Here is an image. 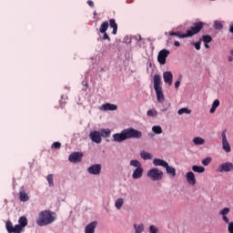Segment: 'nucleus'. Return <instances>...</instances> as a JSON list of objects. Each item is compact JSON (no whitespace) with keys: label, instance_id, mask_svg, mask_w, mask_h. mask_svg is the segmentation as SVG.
<instances>
[{"label":"nucleus","instance_id":"39","mask_svg":"<svg viewBox=\"0 0 233 233\" xmlns=\"http://www.w3.org/2000/svg\"><path fill=\"white\" fill-rule=\"evenodd\" d=\"M147 115L149 117H156V116H157V111L156 109H150L147 111Z\"/></svg>","mask_w":233,"mask_h":233},{"label":"nucleus","instance_id":"43","mask_svg":"<svg viewBox=\"0 0 233 233\" xmlns=\"http://www.w3.org/2000/svg\"><path fill=\"white\" fill-rule=\"evenodd\" d=\"M196 50H201V40L194 44Z\"/></svg>","mask_w":233,"mask_h":233},{"label":"nucleus","instance_id":"29","mask_svg":"<svg viewBox=\"0 0 233 233\" xmlns=\"http://www.w3.org/2000/svg\"><path fill=\"white\" fill-rule=\"evenodd\" d=\"M192 170L193 172H198V174H203V172H205V168L201 166H193Z\"/></svg>","mask_w":233,"mask_h":233},{"label":"nucleus","instance_id":"50","mask_svg":"<svg viewBox=\"0 0 233 233\" xmlns=\"http://www.w3.org/2000/svg\"><path fill=\"white\" fill-rule=\"evenodd\" d=\"M230 54H231V56H233V49L230 50Z\"/></svg>","mask_w":233,"mask_h":233},{"label":"nucleus","instance_id":"28","mask_svg":"<svg viewBox=\"0 0 233 233\" xmlns=\"http://www.w3.org/2000/svg\"><path fill=\"white\" fill-rule=\"evenodd\" d=\"M129 165H130V167H135V168L142 167L141 162H139V160H137V159L131 160Z\"/></svg>","mask_w":233,"mask_h":233},{"label":"nucleus","instance_id":"32","mask_svg":"<svg viewBox=\"0 0 233 233\" xmlns=\"http://www.w3.org/2000/svg\"><path fill=\"white\" fill-rule=\"evenodd\" d=\"M169 35H176L177 37H179L180 39H185L187 36V34H181V32H169Z\"/></svg>","mask_w":233,"mask_h":233},{"label":"nucleus","instance_id":"46","mask_svg":"<svg viewBox=\"0 0 233 233\" xmlns=\"http://www.w3.org/2000/svg\"><path fill=\"white\" fill-rule=\"evenodd\" d=\"M181 85V82L179 80H177L176 83H175V88H179V86Z\"/></svg>","mask_w":233,"mask_h":233},{"label":"nucleus","instance_id":"4","mask_svg":"<svg viewBox=\"0 0 233 233\" xmlns=\"http://www.w3.org/2000/svg\"><path fill=\"white\" fill-rule=\"evenodd\" d=\"M205 26V23L203 22H197L193 24V26H191L186 33L185 37H192L196 35V34H199L201 32V29Z\"/></svg>","mask_w":233,"mask_h":233},{"label":"nucleus","instance_id":"24","mask_svg":"<svg viewBox=\"0 0 233 233\" xmlns=\"http://www.w3.org/2000/svg\"><path fill=\"white\" fill-rule=\"evenodd\" d=\"M100 137H110V134H112V131L108 128L106 129H100Z\"/></svg>","mask_w":233,"mask_h":233},{"label":"nucleus","instance_id":"19","mask_svg":"<svg viewBox=\"0 0 233 233\" xmlns=\"http://www.w3.org/2000/svg\"><path fill=\"white\" fill-rule=\"evenodd\" d=\"M153 165H155V167H163L165 168L168 165V162L161 158H155L153 160Z\"/></svg>","mask_w":233,"mask_h":233},{"label":"nucleus","instance_id":"1","mask_svg":"<svg viewBox=\"0 0 233 233\" xmlns=\"http://www.w3.org/2000/svg\"><path fill=\"white\" fill-rule=\"evenodd\" d=\"M143 137V133L134 127H128L123 129L121 133H116L113 135V141L116 143H123L127 139H141Z\"/></svg>","mask_w":233,"mask_h":233},{"label":"nucleus","instance_id":"15","mask_svg":"<svg viewBox=\"0 0 233 233\" xmlns=\"http://www.w3.org/2000/svg\"><path fill=\"white\" fill-rule=\"evenodd\" d=\"M143 172H144L143 167H137L132 174V178L133 179H141V177H143Z\"/></svg>","mask_w":233,"mask_h":233},{"label":"nucleus","instance_id":"33","mask_svg":"<svg viewBox=\"0 0 233 233\" xmlns=\"http://www.w3.org/2000/svg\"><path fill=\"white\" fill-rule=\"evenodd\" d=\"M192 111L187 107H182L177 111L178 116H183V114H191Z\"/></svg>","mask_w":233,"mask_h":233},{"label":"nucleus","instance_id":"26","mask_svg":"<svg viewBox=\"0 0 233 233\" xmlns=\"http://www.w3.org/2000/svg\"><path fill=\"white\" fill-rule=\"evenodd\" d=\"M194 145H205V140L201 137H196L193 138Z\"/></svg>","mask_w":233,"mask_h":233},{"label":"nucleus","instance_id":"6","mask_svg":"<svg viewBox=\"0 0 233 233\" xmlns=\"http://www.w3.org/2000/svg\"><path fill=\"white\" fill-rule=\"evenodd\" d=\"M147 177H150L152 181H161L163 179V171L157 168H152L147 171Z\"/></svg>","mask_w":233,"mask_h":233},{"label":"nucleus","instance_id":"16","mask_svg":"<svg viewBox=\"0 0 233 233\" xmlns=\"http://www.w3.org/2000/svg\"><path fill=\"white\" fill-rule=\"evenodd\" d=\"M155 92L157 94V99L158 103H164L165 102V95L163 94V87L155 89Z\"/></svg>","mask_w":233,"mask_h":233},{"label":"nucleus","instance_id":"7","mask_svg":"<svg viewBox=\"0 0 233 233\" xmlns=\"http://www.w3.org/2000/svg\"><path fill=\"white\" fill-rule=\"evenodd\" d=\"M170 55V51L167 49H162L157 56V61L159 65H167V57Z\"/></svg>","mask_w":233,"mask_h":233},{"label":"nucleus","instance_id":"44","mask_svg":"<svg viewBox=\"0 0 233 233\" xmlns=\"http://www.w3.org/2000/svg\"><path fill=\"white\" fill-rule=\"evenodd\" d=\"M102 34H104L103 39L110 41V36H108V34H106V32L102 33Z\"/></svg>","mask_w":233,"mask_h":233},{"label":"nucleus","instance_id":"5","mask_svg":"<svg viewBox=\"0 0 233 233\" xmlns=\"http://www.w3.org/2000/svg\"><path fill=\"white\" fill-rule=\"evenodd\" d=\"M228 214H230V208H224L219 212V215L222 216L223 221H225L228 225V231L229 233H233V222H230L228 217H227Z\"/></svg>","mask_w":233,"mask_h":233},{"label":"nucleus","instance_id":"31","mask_svg":"<svg viewBox=\"0 0 233 233\" xmlns=\"http://www.w3.org/2000/svg\"><path fill=\"white\" fill-rule=\"evenodd\" d=\"M140 157H142V159H152V154L146 152V151H142L140 153Z\"/></svg>","mask_w":233,"mask_h":233},{"label":"nucleus","instance_id":"36","mask_svg":"<svg viewBox=\"0 0 233 233\" xmlns=\"http://www.w3.org/2000/svg\"><path fill=\"white\" fill-rule=\"evenodd\" d=\"M46 180H47L49 187H54V175H52V174L47 175Z\"/></svg>","mask_w":233,"mask_h":233},{"label":"nucleus","instance_id":"41","mask_svg":"<svg viewBox=\"0 0 233 233\" xmlns=\"http://www.w3.org/2000/svg\"><path fill=\"white\" fill-rule=\"evenodd\" d=\"M51 148H54L55 150H59L61 148V143L60 142H55L52 144Z\"/></svg>","mask_w":233,"mask_h":233},{"label":"nucleus","instance_id":"34","mask_svg":"<svg viewBox=\"0 0 233 233\" xmlns=\"http://www.w3.org/2000/svg\"><path fill=\"white\" fill-rule=\"evenodd\" d=\"M123 203H125V200H123V198H117L115 204L116 208L119 210L123 207Z\"/></svg>","mask_w":233,"mask_h":233},{"label":"nucleus","instance_id":"13","mask_svg":"<svg viewBox=\"0 0 233 233\" xmlns=\"http://www.w3.org/2000/svg\"><path fill=\"white\" fill-rule=\"evenodd\" d=\"M163 77H164L165 83H167V85H169V86H171L172 81L174 79V76L172 75V72H170V71L164 72Z\"/></svg>","mask_w":233,"mask_h":233},{"label":"nucleus","instance_id":"18","mask_svg":"<svg viewBox=\"0 0 233 233\" xmlns=\"http://www.w3.org/2000/svg\"><path fill=\"white\" fill-rule=\"evenodd\" d=\"M154 88L155 90L162 88L161 87V76L155 75L153 77Z\"/></svg>","mask_w":233,"mask_h":233},{"label":"nucleus","instance_id":"17","mask_svg":"<svg viewBox=\"0 0 233 233\" xmlns=\"http://www.w3.org/2000/svg\"><path fill=\"white\" fill-rule=\"evenodd\" d=\"M96 227H97V222L96 221H93V222L89 223L85 228V233H94V232H96Z\"/></svg>","mask_w":233,"mask_h":233},{"label":"nucleus","instance_id":"51","mask_svg":"<svg viewBox=\"0 0 233 233\" xmlns=\"http://www.w3.org/2000/svg\"><path fill=\"white\" fill-rule=\"evenodd\" d=\"M139 39H141V35H139Z\"/></svg>","mask_w":233,"mask_h":233},{"label":"nucleus","instance_id":"11","mask_svg":"<svg viewBox=\"0 0 233 233\" xmlns=\"http://www.w3.org/2000/svg\"><path fill=\"white\" fill-rule=\"evenodd\" d=\"M89 138L93 143H96V145H99L103 139L101 138V133L99 131H91L89 133Z\"/></svg>","mask_w":233,"mask_h":233},{"label":"nucleus","instance_id":"12","mask_svg":"<svg viewBox=\"0 0 233 233\" xmlns=\"http://www.w3.org/2000/svg\"><path fill=\"white\" fill-rule=\"evenodd\" d=\"M87 172L92 176H99L101 174V164L92 165L87 168Z\"/></svg>","mask_w":233,"mask_h":233},{"label":"nucleus","instance_id":"47","mask_svg":"<svg viewBox=\"0 0 233 233\" xmlns=\"http://www.w3.org/2000/svg\"><path fill=\"white\" fill-rule=\"evenodd\" d=\"M174 45L175 46H181V44H179V41H175Z\"/></svg>","mask_w":233,"mask_h":233},{"label":"nucleus","instance_id":"10","mask_svg":"<svg viewBox=\"0 0 233 233\" xmlns=\"http://www.w3.org/2000/svg\"><path fill=\"white\" fill-rule=\"evenodd\" d=\"M221 137H222V148L225 150V152L228 153L230 152V143H228V140L227 139V131L224 130L221 133Z\"/></svg>","mask_w":233,"mask_h":233},{"label":"nucleus","instance_id":"38","mask_svg":"<svg viewBox=\"0 0 233 233\" xmlns=\"http://www.w3.org/2000/svg\"><path fill=\"white\" fill-rule=\"evenodd\" d=\"M211 162H212V157H208L202 160V165H204V167H208Z\"/></svg>","mask_w":233,"mask_h":233},{"label":"nucleus","instance_id":"35","mask_svg":"<svg viewBox=\"0 0 233 233\" xmlns=\"http://www.w3.org/2000/svg\"><path fill=\"white\" fill-rule=\"evenodd\" d=\"M152 131L155 133V134H163V128H161L160 126H154L152 127Z\"/></svg>","mask_w":233,"mask_h":233},{"label":"nucleus","instance_id":"49","mask_svg":"<svg viewBox=\"0 0 233 233\" xmlns=\"http://www.w3.org/2000/svg\"><path fill=\"white\" fill-rule=\"evenodd\" d=\"M205 48H210V46H208V44L205 43L204 45Z\"/></svg>","mask_w":233,"mask_h":233},{"label":"nucleus","instance_id":"48","mask_svg":"<svg viewBox=\"0 0 233 233\" xmlns=\"http://www.w3.org/2000/svg\"><path fill=\"white\" fill-rule=\"evenodd\" d=\"M228 61L229 63H232L233 57H232V56H228Z\"/></svg>","mask_w":233,"mask_h":233},{"label":"nucleus","instance_id":"9","mask_svg":"<svg viewBox=\"0 0 233 233\" xmlns=\"http://www.w3.org/2000/svg\"><path fill=\"white\" fill-rule=\"evenodd\" d=\"M68 159L71 163H81L83 161V152H74L69 155Z\"/></svg>","mask_w":233,"mask_h":233},{"label":"nucleus","instance_id":"21","mask_svg":"<svg viewBox=\"0 0 233 233\" xmlns=\"http://www.w3.org/2000/svg\"><path fill=\"white\" fill-rule=\"evenodd\" d=\"M109 26L113 28V35H116L117 34V23H116V19L112 18L109 20Z\"/></svg>","mask_w":233,"mask_h":233},{"label":"nucleus","instance_id":"45","mask_svg":"<svg viewBox=\"0 0 233 233\" xmlns=\"http://www.w3.org/2000/svg\"><path fill=\"white\" fill-rule=\"evenodd\" d=\"M87 5L91 7L94 8V2L92 0L87 1Z\"/></svg>","mask_w":233,"mask_h":233},{"label":"nucleus","instance_id":"14","mask_svg":"<svg viewBox=\"0 0 233 233\" xmlns=\"http://www.w3.org/2000/svg\"><path fill=\"white\" fill-rule=\"evenodd\" d=\"M186 178L187 181L189 185H192V187H194V185H196V175L194 174V172L189 171L186 174Z\"/></svg>","mask_w":233,"mask_h":233},{"label":"nucleus","instance_id":"37","mask_svg":"<svg viewBox=\"0 0 233 233\" xmlns=\"http://www.w3.org/2000/svg\"><path fill=\"white\" fill-rule=\"evenodd\" d=\"M202 41L206 44L212 43V36L208 35H202Z\"/></svg>","mask_w":233,"mask_h":233},{"label":"nucleus","instance_id":"3","mask_svg":"<svg viewBox=\"0 0 233 233\" xmlns=\"http://www.w3.org/2000/svg\"><path fill=\"white\" fill-rule=\"evenodd\" d=\"M17 225L14 227V224H12V221H7L5 224V228L8 233H21L23 232V228L28 225V219L26 217L23 216L20 217L18 219Z\"/></svg>","mask_w":233,"mask_h":233},{"label":"nucleus","instance_id":"30","mask_svg":"<svg viewBox=\"0 0 233 233\" xmlns=\"http://www.w3.org/2000/svg\"><path fill=\"white\" fill-rule=\"evenodd\" d=\"M135 233H142L145 230V226L143 224L134 225Z\"/></svg>","mask_w":233,"mask_h":233},{"label":"nucleus","instance_id":"27","mask_svg":"<svg viewBox=\"0 0 233 233\" xmlns=\"http://www.w3.org/2000/svg\"><path fill=\"white\" fill-rule=\"evenodd\" d=\"M218 106H219V99L214 100L212 106L209 110L210 114H214V112H216V109L218 108Z\"/></svg>","mask_w":233,"mask_h":233},{"label":"nucleus","instance_id":"20","mask_svg":"<svg viewBox=\"0 0 233 233\" xmlns=\"http://www.w3.org/2000/svg\"><path fill=\"white\" fill-rule=\"evenodd\" d=\"M18 196H19L20 201H23V202L28 201V199H30V198L28 197V194H26V192L23 187L20 189Z\"/></svg>","mask_w":233,"mask_h":233},{"label":"nucleus","instance_id":"23","mask_svg":"<svg viewBox=\"0 0 233 233\" xmlns=\"http://www.w3.org/2000/svg\"><path fill=\"white\" fill-rule=\"evenodd\" d=\"M102 107L104 108V110H117V106L110 103L104 104Z\"/></svg>","mask_w":233,"mask_h":233},{"label":"nucleus","instance_id":"42","mask_svg":"<svg viewBox=\"0 0 233 233\" xmlns=\"http://www.w3.org/2000/svg\"><path fill=\"white\" fill-rule=\"evenodd\" d=\"M159 232V229H157V227L151 225L149 227V233H157Z\"/></svg>","mask_w":233,"mask_h":233},{"label":"nucleus","instance_id":"25","mask_svg":"<svg viewBox=\"0 0 233 233\" xmlns=\"http://www.w3.org/2000/svg\"><path fill=\"white\" fill-rule=\"evenodd\" d=\"M108 26H109L108 22L107 21L104 22L99 28L100 34H105V32L108 30Z\"/></svg>","mask_w":233,"mask_h":233},{"label":"nucleus","instance_id":"2","mask_svg":"<svg viewBox=\"0 0 233 233\" xmlns=\"http://www.w3.org/2000/svg\"><path fill=\"white\" fill-rule=\"evenodd\" d=\"M56 219H57V217L55 212H52L51 210H44L39 213L36 225H38V227H46V225L54 223Z\"/></svg>","mask_w":233,"mask_h":233},{"label":"nucleus","instance_id":"8","mask_svg":"<svg viewBox=\"0 0 233 233\" xmlns=\"http://www.w3.org/2000/svg\"><path fill=\"white\" fill-rule=\"evenodd\" d=\"M233 170V164L231 162H225L218 166L217 172H232Z\"/></svg>","mask_w":233,"mask_h":233},{"label":"nucleus","instance_id":"22","mask_svg":"<svg viewBox=\"0 0 233 233\" xmlns=\"http://www.w3.org/2000/svg\"><path fill=\"white\" fill-rule=\"evenodd\" d=\"M166 172L167 174H168V176H171L172 177H176V168L175 167H172L170 166L166 165Z\"/></svg>","mask_w":233,"mask_h":233},{"label":"nucleus","instance_id":"40","mask_svg":"<svg viewBox=\"0 0 233 233\" xmlns=\"http://www.w3.org/2000/svg\"><path fill=\"white\" fill-rule=\"evenodd\" d=\"M214 28L216 30H221L223 28V24H221V22H219V21H215L214 22Z\"/></svg>","mask_w":233,"mask_h":233}]
</instances>
